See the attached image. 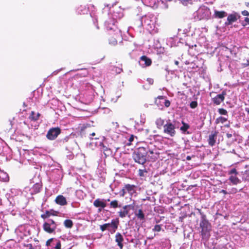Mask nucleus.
Returning a JSON list of instances; mask_svg holds the SVG:
<instances>
[{
	"label": "nucleus",
	"instance_id": "nucleus-1",
	"mask_svg": "<svg viewBox=\"0 0 249 249\" xmlns=\"http://www.w3.org/2000/svg\"><path fill=\"white\" fill-rule=\"evenodd\" d=\"M199 213L201 215V221L199 226L201 229V235L202 239L207 241L210 237V232L212 229V226L210 222L207 219L206 215L199 210Z\"/></svg>",
	"mask_w": 249,
	"mask_h": 249
},
{
	"label": "nucleus",
	"instance_id": "nucleus-2",
	"mask_svg": "<svg viewBox=\"0 0 249 249\" xmlns=\"http://www.w3.org/2000/svg\"><path fill=\"white\" fill-rule=\"evenodd\" d=\"M148 153V146L139 147L137 148L133 155L134 161L139 164H143L147 160Z\"/></svg>",
	"mask_w": 249,
	"mask_h": 249
},
{
	"label": "nucleus",
	"instance_id": "nucleus-3",
	"mask_svg": "<svg viewBox=\"0 0 249 249\" xmlns=\"http://www.w3.org/2000/svg\"><path fill=\"white\" fill-rule=\"evenodd\" d=\"M42 227L45 232L51 234L55 232L57 228V224L53 220L49 219L48 221L44 222Z\"/></svg>",
	"mask_w": 249,
	"mask_h": 249
},
{
	"label": "nucleus",
	"instance_id": "nucleus-4",
	"mask_svg": "<svg viewBox=\"0 0 249 249\" xmlns=\"http://www.w3.org/2000/svg\"><path fill=\"white\" fill-rule=\"evenodd\" d=\"M115 22L113 19H109L107 20L105 22V25L107 30V33L111 32L110 31L114 32V35H116V36H120V30L118 29L117 26L115 25Z\"/></svg>",
	"mask_w": 249,
	"mask_h": 249
},
{
	"label": "nucleus",
	"instance_id": "nucleus-5",
	"mask_svg": "<svg viewBox=\"0 0 249 249\" xmlns=\"http://www.w3.org/2000/svg\"><path fill=\"white\" fill-rule=\"evenodd\" d=\"M136 186L135 185L126 184L124 185L122 189L120 191V196L122 197H124L127 193L130 196H132L136 193Z\"/></svg>",
	"mask_w": 249,
	"mask_h": 249
},
{
	"label": "nucleus",
	"instance_id": "nucleus-6",
	"mask_svg": "<svg viewBox=\"0 0 249 249\" xmlns=\"http://www.w3.org/2000/svg\"><path fill=\"white\" fill-rule=\"evenodd\" d=\"M119 224V220L118 218H116V219L112 220L110 223H106L100 225V229L102 231H104L106 230L110 231L109 228H111L113 231L115 232L117 229Z\"/></svg>",
	"mask_w": 249,
	"mask_h": 249
},
{
	"label": "nucleus",
	"instance_id": "nucleus-7",
	"mask_svg": "<svg viewBox=\"0 0 249 249\" xmlns=\"http://www.w3.org/2000/svg\"><path fill=\"white\" fill-rule=\"evenodd\" d=\"M163 132L170 137L175 136L176 134L175 124L171 123L170 120L167 121L166 123L163 125Z\"/></svg>",
	"mask_w": 249,
	"mask_h": 249
},
{
	"label": "nucleus",
	"instance_id": "nucleus-8",
	"mask_svg": "<svg viewBox=\"0 0 249 249\" xmlns=\"http://www.w3.org/2000/svg\"><path fill=\"white\" fill-rule=\"evenodd\" d=\"M61 132V130L59 127L51 128L48 130L46 134V138L51 141L54 140Z\"/></svg>",
	"mask_w": 249,
	"mask_h": 249
},
{
	"label": "nucleus",
	"instance_id": "nucleus-9",
	"mask_svg": "<svg viewBox=\"0 0 249 249\" xmlns=\"http://www.w3.org/2000/svg\"><path fill=\"white\" fill-rule=\"evenodd\" d=\"M110 31L107 33L108 43L111 46H115L117 44L118 40L122 39L121 32L120 31V36H116L113 31Z\"/></svg>",
	"mask_w": 249,
	"mask_h": 249
},
{
	"label": "nucleus",
	"instance_id": "nucleus-10",
	"mask_svg": "<svg viewBox=\"0 0 249 249\" xmlns=\"http://www.w3.org/2000/svg\"><path fill=\"white\" fill-rule=\"evenodd\" d=\"M229 174L231 175L229 178V180L232 184L237 185L241 182L240 180L237 177L238 173L235 168L231 170L229 172Z\"/></svg>",
	"mask_w": 249,
	"mask_h": 249
},
{
	"label": "nucleus",
	"instance_id": "nucleus-11",
	"mask_svg": "<svg viewBox=\"0 0 249 249\" xmlns=\"http://www.w3.org/2000/svg\"><path fill=\"white\" fill-rule=\"evenodd\" d=\"M106 200L97 198L93 202V206L96 208H99L98 212L100 213L102 211V209L105 208L107 206Z\"/></svg>",
	"mask_w": 249,
	"mask_h": 249
},
{
	"label": "nucleus",
	"instance_id": "nucleus-12",
	"mask_svg": "<svg viewBox=\"0 0 249 249\" xmlns=\"http://www.w3.org/2000/svg\"><path fill=\"white\" fill-rule=\"evenodd\" d=\"M209 9L205 6H200L197 10V14L202 18H207L209 16Z\"/></svg>",
	"mask_w": 249,
	"mask_h": 249
},
{
	"label": "nucleus",
	"instance_id": "nucleus-13",
	"mask_svg": "<svg viewBox=\"0 0 249 249\" xmlns=\"http://www.w3.org/2000/svg\"><path fill=\"white\" fill-rule=\"evenodd\" d=\"M226 93L225 91H223L221 94L217 95L216 96L212 98L213 103L216 105H220L225 100V96Z\"/></svg>",
	"mask_w": 249,
	"mask_h": 249
},
{
	"label": "nucleus",
	"instance_id": "nucleus-14",
	"mask_svg": "<svg viewBox=\"0 0 249 249\" xmlns=\"http://www.w3.org/2000/svg\"><path fill=\"white\" fill-rule=\"evenodd\" d=\"M115 242L117 243V246L119 247L120 249H123L124 245L123 242L124 239L123 235L120 232H117L115 236Z\"/></svg>",
	"mask_w": 249,
	"mask_h": 249
},
{
	"label": "nucleus",
	"instance_id": "nucleus-15",
	"mask_svg": "<svg viewBox=\"0 0 249 249\" xmlns=\"http://www.w3.org/2000/svg\"><path fill=\"white\" fill-rule=\"evenodd\" d=\"M128 208H130L131 209H134V207L131 205H125L123 207V211H121L118 212L119 216L121 218H124L129 214V210L127 209Z\"/></svg>",
	"mask_w": 249,
	"mask_h": 249
},
{
	"label": "nucleus",
	"instance_id": "nucleus-16",
	"mask_svg": "<svg viewBox=\"0 0 249 249\" xmlns=\"http://www.w3.org/2000/svg\"><path fill=\"white\" fill-rule=\"evenodd\" d=\"M218 132L215 131L212 132V133L209 136L208 143L210 145L213 146L215 145L216 142V139Z\"/></svg>",
	"mask_w": 249,
	"mask_h": 249
},
{
	"label": "nucleus",
	"instance_id": "nucleus-17",
	"mask_svg": "<svg viewBox=\"0 0 249 249\" xmlns=\"http://www.w3.org/2000/svg\"><path fill=\"white\" fill-rule=\"evenodd\" d=\"M142 2L147 6L153 8H157L158 6V0H142Z\"/></svg>",
	"mask_w": 249,
	"mask_h": 249
},
{
	"label": "nucleus",
	"instance_id": "nucleus-18",
	"mask_svg": "<svg viewBox=\"0 0 249 249\" xmlns=\"http://www.w3.org/2000/svg\"><path fill=\"white\" fill-rule=\"evenodd\" d=\"M55 202L56 204L61 206H64L67 204L66 198L62 195L57 196L55 198Z\"/></svg>",
	"mask_w": 249,
	"mask_h": 249
},
{
	"label": "nucleus",
	"instance_id": "nucleus-19",
	"mask_svg": "<svg viewBox=\"0 0 249 249\" xmlns=\"http://www.w3.org/2000/svg\"><path fill=\"white\" fill-rule=\"evenodd\" d=\"M42 185L39 183L35 184L31 189V194H36L40 192Z\"/></svg>",
	"mask_w": 249,
	"mask_h": 249
},
{
	"label": "nucleus",
	"instance_id": "nucleus-20",
	"mask_svg": "<svg viewBox=\"0 0 249 249\" xmlns=\"http://www.w3.org/2000/svg\"><path fill=\"white\" fill-rule=\"evenodd\" d=\"M237 20L236 16L234 14H230L227 18V21L225 22L226 25L231 24L233 22H235Z\"/></svg>",
	"mask_w": 249,
	"mask_h": 249
},
{
	"label": "nucleus",
	"instance_id": "nucleus-21",
	"mask_svg": "<svg viewBox=\"0 0 249 249\" xmlns=\"http://www.w3.org/2000/svg\"><path fill=\"white\" fill-rule=\"evenodd\" d=\"M227 15V13L224 11H219L215 10L213 16L215 18H222L226 17Z\"/></svg>",
	"mask_w": 249,
	"mask_h": 249
},
{
	"label": "nucleus",
	"instance_id": "nucleus-22",
	"mask_svg": "<svg viewBox=\"0 0 249 249\" xmlns=\"http://www.w3.org/2000/svg\"><path fill=\"white\" fill-rule=\"evenodd\" d=\"M134 213L135 216L138 218V219H140V220H144L145 215L142 209H140L138 211H135Z\"/></svg>",
	"mask_w": 249,
	"mask_h": 249
},
{
	"label": "nucleus",
	"instance_id": "nucleus-23",
	"mask_svg": "<svg viewBox=\"0 0 249 249\" xmlns=\"http://www.w3.org/2000/svg\"><path fill=\"white\" fill-rule=\"evenodd\" d=\"M141 60L144 62L146 66H150L152 64V60L150 58L145 55H142L140 57Z\"/></svg>",
	"mask_w": 249,
	"mask_h": 249
},
{
	"label": "nucleus",
	"instance_id": "nucleus-24",
	"mask_svg": "<svg viewBox=\"0 0 249 249\" xmlns=\"http://www.w3.org/2000/svg\"><path fill=\"white\" fill-rule=\"evenodd\" d=\"M155 124L157 125V128L160 129L162 126H163V125H164V120L161 118H159L156 119Z\"/></svg>",
	"mask_w": 249,
	"mask_h": 249
},
{
	"label": "nucleus",
	"instance_id": "nucleus-25",
	"mask_svg": "<svg viewBox=\"0 0 249 249\" xmlns=\"http://www.w3.org/2000/svg\"><path fill=\"white\" fill-rule=\"evenodd\" d=\"M40 116V113H35L34 111H32L29 116V119L32 121H36L37 120Z\"/></svg>",
	"mask_w": 249,
	"mask_h": 249
},
{
	"label": "nucleus",
	"instance_id": "nucleus-26",
	"mask_svg": "<svg viewBox=\"0 0 249 249\" xmlns=\"http://www.w3.org/2000/svg\"><path fill=\"white\" fill-rule=\"evenodd\" d=\"M64 225L67 228H71L73 226V222L70 219H66L64 222Z\"/></svg>",
	"mask_w": 249,
	"mask_h": 249
},
{
	"label": "nucleus",
	"instance_id": "nucleus-27",
	"mask_svg": "<svg viewBox=\"0 0 249 249\" xmlns=\"http://www.w3.org/2000/svg\"><path fill=\"white\" fill-rule=\"evenodd\" d=\"M50 216H51V213L50 210H47L44 213L41 214L40 217L43 219L44 220L46 219L49 218Z\"/></svg>",
	"mask_w": 249,
	"mask_h": 249
},
{
	"label": "nucleus",
	"instance_id": "nucleus-28",
	"mask_svg": "<svg viewBox=\"0 0 249 249\" xmlns=\"http://www.w3.org/2000/svg\"><path fill=\"white\" fill-rule=\"evenodd\" d=\"M182 126L180 127V130L183 132H185L187 130L190 128V125L183 121L182 122Z\"/></svg>",
	"mask_w": 249,
	"mask_h": 249
},
{
	"label": "nucleus",
	"instance_id": "nucleus-29",
	"mask_svg": "<svg viewBox=\"0 0 249 249\" xmlns=\"http://www.w3.org/2000/svg\"><path fill=\"white\" fill-rule=\"evenodd\" d=\"M9 180V177L8 174L3 173V176L0 175V181L3 182H8Z\"/></svg>",
	"mask_w": 249,
	"mask_h": 249
},
{
	"label": "nucleus",
	"instance_id": "nucleus-30",
	"mask_svg": "<svg viewBox=\"0 0 249 249\" xmlns=\"http://www.w3.org/2000/svg\"><path fill=\"white\" fill-rule=\"evenodd\" d=\"M110 208L115 209L119 207H120V206H119L118 201L117 200H114L111 201V202L110 203Z\"/></svg>",
	"mask_w": 249,
	"mask_h": 249
},
{
	"label": "nucleus",
	"instance_id": "nucleus-31",
	"mask_svg": "<svg viewBox=\"0 0 249 249\" xmlns=\"http://www.w3.org/2000/svg\"><path fill=\"white\" fill-rule=\"evenodd\" d=\"M227 121V119L223 117H219L216 119L215 123L218 124L219 123L223 124Z\"/></svg>",
	"mask_w": 249,
	"mask_h": 249
},
{
	"label": "nucleus",
	"instance_id": "nucleus-32",
	"mask_svg": "<svg viewBox=\"0 0 249 249\" xmlns=\"http://www.w3.org/2000/svg\"><path fill=\"white\" fill-rule=\"evenodd\" d=\"M100 146L101 147L102 150L105 155H107V153L110 152V149H108L106 146H105L103 143H100Z\"/></svg>",
	"mask_w": 249,
	"mask_h": 249
},
{
	"label": "nucleus",
	"instance_id": "nucleus-33",
	"mask_svg": "<svg viewBox=\"0 0 249 249\" xmlns=\"http://www.w3.org/2000/svg\"><path fill=\"white\" fill-rule=\"evenodd\" d=\"M148 152L151 155V156L150 155H148V157H150V159L153 160H155V159H156V157L154 155V152H153V150H150L148 148Z\"/></svg>",
	"mask_w": 249,
	"mask_h": 249
},
{
	"label": "nucleus",
	"instance_id": "nucleus-34",
	"mask_svg": "<svg viewBox=\"0 0 249 249\" xmlns=\"http://www.w3.org/2000/svg\"><path fill=\"white\" fill-rule=\"evenodd\" d=\"M218 111L221 115H227L228 114L227 111L223 108H219Z\"/></svg>",
	"mask_w": 249,
	"mask_h": 249
},
{
	"label": "nucleus",
	"instance_id": "nucleus-35",
	"mask_svg": "<svg viewBox=\"0 0 249 249\" xmlns=\"http://www.w3.org/2000/svg\"><path fill=\"white\" fill-rule=\"evenodd\" d=\"M197 106V102L196 101H192L190 104V107L192 108H195Z\"/></svg>",
	"mask_w": 249,
	"mask_h": 249
},
{
	"label": "nucleus",
	"instance_id": "nucleus-36",
	"mask_svg": "<svg viewBox=\"0 0 249 249\" xmlns=\"http://www.w3.org/2000/svg\"><path fill=\"white\" fill-rule=\"evenodd\" d=\"M154 231H161V226L160 225H156L153 229Z\"/></svg>",
	"mask_w": 249,
	"mask_h": 249
},
{
	"label": "nucleus",
	"instance_id": "nucleus-37",
	"mask_svg": "<svg viewBox=\"0 0 249 249\" xmlns=\"http://www.w3.org/2000/svg\"><path fill=\"white\" fill-rule=\"evenodd\" d=\"M50 212H51V215H53V216H57L59 213V212L54 211L53 209H51Z\"/></svg>",
	"mask_w": 249,
	"mask_h": 249
},
{
	"label": "nucleus",
	"instance_id": "nucleus-38",
	"mask_svg": "<svg viewBox=\"0 0 249 249\" xmlns=\"http://www.w3.org/2000/svg\"><path fill=\"white\" fill-rule=\"evenodd\" d=\"M147 171L145 170L139 169V175L140 177H144V173H146Z\"/></svg>",
	"mask_w": 249,
	"mask_h": 249
},
{
	"label": "nucleus",
	"instance_id": "nucleus-39",
	"mask_svg": "<svg viewBox=\"0 0 249 249\" xmlns=\"http://www.w3.org/2000/svg\"><path fill=\"white\" fill-rule=\"evenodd\" d=\"M133 140H134V136L133 135H131L128 139L129 142L127 143V145H130L131 144V142L133 141Z\"/></svg>",
	"mask_w": 249,
	"mask_h": 249
},
{
	"label": "nucleus",
	"instance_id": "nucleus-40",
	"mask_svg": "<svg viewBox=\"0 0 249 249\" xmlns=\"http://www.w3.org/2000/svg\"><path fill=\"white\" fill-rule=\"evenodd\" d=\"M53 238H52L48 239L46 242V246L49 247L50 246L51 243L53 241Z\"/></svg>",
	"mask_w": 249,
	"mask_h": 249
},
{
	"label": "nucleus",
	"instance_id": "nucleus-41",
	"mask_svg": "<svg viewBox=\"0 0 249 249\" xmlns=\"http://www.w3.org/2000/svg\"><path fill=\"white\" fill-rule=\"evenodd\" d=\"M61 242H60V241H59L57 243V244H56V246L55 247V249H61Z\"/></svg>",
	"mask_w": 249,
	"mask_h": 249
},
{
	"label": "nucleus",
	"instance_id": "nucleus-42",
	"mask_svg": "<svg viewBox=\"0 0 249 249\" xmlns=\"http://www.w3.org/2000/svg\"><path fill=\"white\" fill-rule=\"evenodd\" d=\"M164 106L166 107H169L170 106V102L168 100H165L164 102Z\"/></svg>",
	"mask_w": 249,
	"mask_h": 249
},
{
	"label": "nucleus",
	"instance_id": "nucleus-43",
	"mask_svg": "<svg viewBox=\"0 0 249 249\" xmlns=\"http://www.w3.org/2000/svg\"><path fill=\"white\" fill-rule=\"evenodd\" d=\"M24 247H28L29 248L28 249H34L32 244H26V245L24 244Z\"/></svg>",
	"mask_w": 249,
	"mask_h": 249
},
{
	"label": "nucleus",
	"instance_id": "nucleus-44",
	"mask_svg": "<svg viewBox=\"0 0 249 249\" xmlns=\"http://www.w3.org/2000/svg\"><path fill=\"white\" fill-rule=\"evenodd\" d=\"M247 180L249 181V170H246L245 172Z\"/></svg>",
	"mask_w": 249,
	"mask_h": 249
},
{
	"label": "nucleus",
	"instance_id": "nucleus-45",
	"mask_svg": "<svg viewBox=\"0 0 249 249\" xmlns=\"http://www.w3.org/2000/svg\"><path fill=\"white\" fill-rule=\"evenodd\" d=\"M242 14L244 16H248L249 15V13L247 10H244L242 12Z\"/></svg>",
	"mask_w": 249,
	"mask_h": 249
},
{
	"label": "nucleus",
	"instance_id": "nucleus-46",
	"mask_svg": "<svg viewBox=\"0 0 249 249\" xmlns=\"http://www.w3.org/2000/svg\"><path fill=\"white\" fill-rule=\"evenodd\" d=\"M243 66L244 67L249 66V60H247V63L243 64Z\"/></svg>",
	"mask_w": 249,
	"mask_h": 249
},
{
	"label": "nucleus",
	"instance_id": "nucleus-47",
	"mask_svg": "<svg viewBox=\"0 0 249 249\" xmlns=\"http://www.w3.org/2000/svg\"><path fill=\"white\" fill-rule=\"evenodd\" d=\"M220 193H223L225 195H226L228 194L227 192L225 190H221L220 191Z\"/></svg>",
	"mask_w": 249,
	"mask_h": 249
},
{
	"label": "nucleus",
	"instance_id": "nucleus-48",
	"mask_svg": "<svg viewBox=\"0 0 249 249\" xmlns=\"http://www.w3.org/2000/svg\"><path fill=\"white\" fill-rule=\"evenodd\" d=\"M226 136L228 138H231L232 137V134L230 133H227L226 134Z\"/></svg>",
	"mask_w": 249,
	"mask_h": 249
},
{
	"label": "nucleus",
	"instance_id": "nucleus-49",
	"mask_svg": "<svg viewBox=\"0 0 249 249\" xmlns=\"http://www.w3.org/2000/svg\"><path fill=\"white\" fill-rule=\"evenodd\" d=\"M186 160H191V156H187L186 157Z\"/></svg>",
	"mask_w": 249,
	"mask_h": 249
},
{
	"label": "nucleus",
	"instance_id": "nucleus-50",
	"mask_svg": "<svg viewBox=\"0 0 249 249\" xmlns=\"http://www.w3.org/2000/svg\"><path fill=\"white\" fill-rule=\"evenodd\" d=\"M245 111L247 112V113L248 114H249V108H245Z\"/></svg>",
	"mask_w": 249,
	"mask_h": 249
},
{
	"label": "nucleus",
	"instance_id": "nucleus-51",
	"mask_svg": "<svg viewBox=\"0 0 249 249\" xmlns=\"http://www.w3.org/2000/svg\"><path fill=\"white\" fill-rule=\"evenodd\" d=\"M245 21L248 23H249V18H245Z\"/></svg>",
	"mask_w": 249,
	"mask_h": 249
},
{
	"label": "nucleus",
	"instance_id": "nucleus-52",
	"mask_svg": "<svg viewBox=\"0 0 249 249\" xmlns=\"http://www.w3.org/2000/svg\"><path fill=\"white\" fill-rule=\"evenodd\" d=\"M175 65H178V64H179V62H178V61L176 60V61H175Z\"/></svg>",
	"mask_w": 249,
	"mask_h": 249
},
{
	"label": "nucleus",
	"instance_id": "nucleus-53",
	"mask_svg": "<svg viewBox=\"0 0 249 249\" xmlns=\"http://www.w3.org/2000/svg\"><path fill=\"white\" fill-rule=\"evenodd\" d=\"M246 5L247 7H249V2H246Z\"/></svg>",
	"mask_w": 249,
	"mask_h": 249
},
{
	"label": "nucleus",
	"instance_id": "nucleus-54",
	"mask_svg": "<svg viewBox=\"0 0 249 249\" xmlns=\"http://www.w3.org/2000/svg\"><path fill=\"white\" fill-rule=\"evenodd\" d=\"M91 135L92 136H94L95 135V133L93 132V133L91 134Z\"/></svg>",
	"mask_w": 249,
	"mask_h": 249
},
{
	"label": "nucleus",
	"instance_id": "nucleus-55",
	"mask_svg": "<svg viewBox=\"0 0 249 249\" xmlns=\"http://www.w3.org/2000/svg\"><path fill=\"white\" fill-rule=\"evenodd\" d=\"M159 98H160V99H162V98H163V96H159Z\"/></svg>",
	"mask_w": 249,
	"mask_h": 249
},
{
	"label": "nucleus",
	"instance_id": "nucleus-56",
	"mask_svg": "<svg viewBox=\"0 0 249 249\" xmlns=\"http://www.w3.org/2000/svg\"><path fill=\"white\" fill-rule=\"evenodd\" d=\"M225 126L228 127L230 126V125L229 124H227V125H226Z\"/></svg>",
	"mask_w": 249,
	"mask_h": 249
},
{
	"label": "nucleus",
	"instance_id": "nucleus-57",
	"mask_svg": "<svg viewBox=\"0 0 249 249\" xmlns=\"http://www.w3.org/2000/svg\"><path fill=\"white\" fill-rule=\"evenodd\" d=\"M179 219H180V220H181V221H182V218H181V217H179Z\"/></svg>",
	"mask_w": 249,
	"mask_h": 249
},
{
	"label": "nucleus",
	"instance_id": "nucleus-58",
	"mask_svg": "<svg viewBox=\"0 0 249 249\" xmlns=\"http://www.w3.org/2000/svg\"><path fill=\"white\" fill-rule=\"evenodd\" d=\"M179 219H180V220H181V221H182V218H181V217H179Z\"/></svg>",
	"mask_w": 249,
	"mask_h": 249
},
{
	"label": "nucleus",
	"instance_id": "nucleus-59",
	"mask_svg": "<svg viewBox=\"0 0 249 249\" xmlns=\"http://www.w3.org/2000/svg\"><path fill=\"white\" fill-rule=\"evenodd\" d=\"M107 201H109V199H108L107 200Z\"/></svg>",
	"mask_w": 249,
	"mask_h": 249
}]
</instances>
